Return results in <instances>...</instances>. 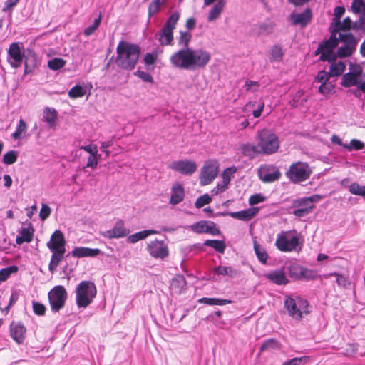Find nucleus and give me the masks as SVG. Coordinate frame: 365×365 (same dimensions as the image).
<instances>
[{
  "instance_id": "1",
  "label": "nucleus",
  "mask_w": 365,
  "mask_h": 365,
  "mask_svg": "<svg viewBox=\"0 0 365 365\" xmlns=\"http://www.w3.org/2000/svg\"><path fill=\"white\" fill-rule=\"evenodd\" d=\"M141 53L139 45L125 41H120L116 48L115 63L118 68L125 71H133Z\"/></svg>"
},
{
  "instance_id": "2",
  "label": "nucleus",
  "mask_w": 365,
  "mask_h": 365,
  "mask_svg": "<svg viewBox=\"0 0 365 365\" xmlns=\"http://www.w3.org/2000/svg\"><path fill=\"white\" fill-rule=\"evenodd\" d=\"M256 139L261 153L271 155L276 153L279 148L278 136L270 130L262 129L257 131Z\"/></svg>"
},
{
  "instance_id": "3",
  "label": "nucleus",
  "mask_w": 365,
  "mask_h": 365,
  "mask_svg": "<svg viewBox=\"0 0 365 365\" xmlns=\"http://www.w3.org/2000/svg\"><path fill=\"white\" fill-rule=\"evenodd\" d=\"M76 302L78 308H86L93 301L97 294L95 284L91 281H82L76 288Z\"/></svg>"
},
{
  "instance_id": "4",
  "label": "nucleus",
  "mask_w": 365,
  "mask_h": 365,
  "mask_svg": "<svg viewBox=\"0 0 365 365\" xmlns=\"http://www.w3.org/2000/svg\"><path fill=\"white\" fill-rule=\"evenodd\" d=\"M284 304L288 315L297 320L302 319L304 314H308L310 312L308 310V301L300 297H286Z\"/></svg>"
},
{
  "instance_id": "5",
  "label": "nucleus",
  "mask_w": 365,
  "mask_h": 365,
  "mask_svg": "<svg viewBox=\"0 0 365 365\" xmlns=\"http://www.w3.org/2000/svg\"><path fill=\"white\" fill-rule=\"evenodd\" d=\"M312 171L307 163L298 161L292 163L286 172V176L294 183L309 179Z\"/></svg>"
},
{
  "instance_id": "6",
  "label": "nucleus",
  "mask_w": 365,
  "mask_h": 365,
  "mask_svg": "<svg viewBox=\"0 0 365 365\" xmlns=\"http://www.w3.org/2000/svg\"><path fill=\"white\" fill-rule=\"evenodd\" d=\"M68 294L63 286L57 285L50 290L48 298L53 312H59L66 304Z\"/></svg>"
},
{
  "instance_id": "7",
  "label": "nucleus",
  "mask_w": 365,
  "mask_h": 365,
  "mask_svg": "<svg viewBox=\"0 0 365 365\" xmlns=\"http://www.w3.org/2000/svg\"><path fill=\"white\" fill-rule=\"evenodd\" d=\"M146 250L150 257L155 259L165 260L170 252L168 244L163 240H155L147 244Z\"/></svg>"
},
{
  "instance_id": "8",
  "label": "nucleus",
  "mask_w": 365,
  "mask_h": 365,
  "mask_svg": "<svg viewBox=\"0 0 365 365\" xmlns=\"http://www.w3.org/2000/svg\"><path fill=\"white\" fill-rule=\"evenodd\" d=\"M211 59L209 52L202 48H190V70L203 69Z\"/></svg>"
},
{
  "instance_id": "9",
  "label": "nucleus",
  "mask_w": 365,
  "mask_h": 365,
  "mask_svg": "<svg viewBox=\"0 0 365 365\" xmlns=\"http://www.w3.org/2000/svg\"><path fill=\"white\" fill-rule=\"evenodd\" d=\"M288 274L290 278L294 280H314L317 278V274L308 269L297 263H292L287 267Z\"/></svg>"
},
{
  "instance_id": "10",
  "label": "nucleus",
  "mask_w": 365,
  "mask_h": 365,
  "mask_svg": "<svg viewBox=\"0 0 365 365\" xmlns=\"http://www.w3.org/2000/svg\"><path fill=\"white\" fill-rule=\"evenodd\" d=\"M299 245V239L297 235L289 236L282 232L277 235L275 245L282 252H292L296 250Z\"/></svg>"
},
{
  "instance_id": "11",
  "label": "nucleus",
  "mask_w": 365,
  "mask_h": 365,
  "mask_svg": "<svg viewBox=\"0 0 365 365\" xmlns=\"http://www.w3.org/2000/svg\"><path fill=\"white\" fill-rule=\"evenodd\" d=\"M170 61L175 68L190 70V48H182L174 53Z\"/></svg>"
},
{
  "instance_id": "12",
  "label": "nucleus",
  "mask_w": 365,
  "mask_h": 365,
  "mask_svg": "<svg viewBox=\"0 0 365 365\" xmlns=\"http://www.w3.org/2000/svg\"><path fill=\"white\" fill-rule=\"evenodd\" d=\"M21 44L19 42H14L9 46L8 50L7 61L14 68L21 66L26 56L21 51Z\"/></svg>"
},
{
  "instance_id": "13",
  "label": "nucleus",
  "mask_w": 365,
  "mask_h": 365,
  "mask_svg": "<svg viewBox=\"0 0 365 365\" xmlns=\"http://www.w3.org/2000/svg\"><path fill=\"white\" fill-rule=\"evenodd\" d=\"M169 168L184 175H191L197 170V164L190 160H179L172 162Z\"/></svg>"
},
{
  "instance_id": "14",
  "label": "nucleus",
  "mask_w": 365,
  "mask_h": 365,
  "mask_svg": "<svg viewBox=\"0 0 365 365\" xmlns=\"http://www.w3.org/2000/svg\"><path fill=\"white\" fill-rule=\"evenodd\" d=\"M190 229L197 234L207 233L212 235H220L221 231L213 221L200 220L190 226Z\"/></svg>"
},
{
  "instance_id": "15",
  "label": "nucleus",
  "mask_w": 365,
  "mask_h": 365,
  "mask_svg": "<svg viewBox=\"0 0 365 365\" xmlns=\"http://www.w3.org/2000/svg\"><path fill=\"white\" fill-rule=\"evenodd\" d=\"M218 167L216 162H206L200 172V183L203 185L211 183L217 175Z\"/></svg>"
},
{
  "instance_id": "16",
  "label": "nucleus",
  "mask_w": 365,
  "mask_h": 365,
  "mask_svg": "<svg viewBox=\"0 0 365 365\" xmlns=\"http://www.w3.org/2000/svg\"><path fill=\"white\" fill-rule=\"evenodd\" d=\"M259 208L252 207L238 212H220L216 213L217 216H231L235 219L243 221L252 220L258 212Z\"/></svg>"
},
{
  "instance_id": "17",
  "label": "nucleus",
  "mask_w": 365,
  "mask_h": 365,
  "mask_svg": "<svg viewBox=\"0 0 365 365\" xmlns=\"http://www.w3.org/2000/svg\"><path fill=\"white\" fill-rule=\"evenodd\" d=\"M129 230H127L124 226V222L122 220H118L113 229L106 230L101 233V235L108 239L120 238L127 236L129 234Z\"/></svg>"
},
{
  "instance_id": "18",
  "label": "nucleus",
  "mask_w": 365,
  "mask_h": 365,
  "mask_svg": "<svg viewBox=\"0 0 365 365\" xmlns=\"http://www.w3.org/2000/svg\"><path fill=\"white\" fill-rule=\"evenodd\" d=\"M312 12L310 8H307L302 13H292L289 15V19L293 25H299L301 27H305L312 20Z\"/></svg>"
},
{
  "instance_id": "19",
  "label": "nucleus",
  "mask_w": 365,
  "mask_h": 365,
  "mask_svg": "<svg viewBox=\"0 0 365 365\" xmlns=\"http://www.w3.org/2000/svg\"><path fill=\"white\" fill-rule=\"evenodd\" d=\"M274 27L275 24L271 21L259 22L252 26L250 32L257 36H268L273 33Z\"/></svg>"
},
{
  "instance_id": "20",
  "label": "nucleus",
  "mask_w": 365,
  "mask_h": 365,
  "mask_svg": "<svg viewBox=\"0 0 365 365\" xmlns=\"http://www.w3.org/2000/svg\"><path fill=\"white\" fill-rule=\"evenodd\" d=\"M264 277L277 285H286L289 283V280L286 277V273L283 268L264 273Z\"/></svg>"
},
{
  "instance_id": "21",
  "label": "nucleus",
  "mask_w": 365,
  "mask_h": 365,
  "mask_svg": "<svg viewBox=\"0 0 365 365\" xmlns=\"http://www.w3.org/2000/svg\"><path fill=\"white\" fill-rule=\"evenodd\" d=\"M71 254L75 257H96L98 255H103V252L98 248H90L86 247H75Z\"/></svg>"
},
{
  "instance_id": "22",
  "label": "nucleus",
  "mask_w": 365,
  "mask_h": 365,
  "mask_svg": "<svg viewBox=\"0 0 365 365\" xmlns=\"http://www.w3.org/2000/svg\"><path fill=\"white\" fill-rule=\"evenodd\" d=\"M26 331V329L21 323L12 322L10 324L11 336L19 344L24 341Z\"/></svg>"
},
{
  "instance_id": "23",
  "label": "nucleus",
  "mask_w": 365,
  "mask_h": 365,
  "mask_svg": "<svg viewBox=\"0 0 365 365\" xmlns=\"http://www.w3.org/2000/svg\"><path fill=\"white\" fill-rule=\"evenodd\" d=\"M185 197V190L183 186L180 183L173 185L171 189V196L170 204L175 205L181 202Z\"/></svg>"
},
{
  "instance_id": "24",
  "label": "nucleus",
  "mask_w": 365,
  "mask_h": 365,
  "mask_svg": "<svg viewBox=\"0 0 365 365\" xmlns=\"http://www.w3.org/2000/svg\"><path fill=\"white\" fill-rule=\"evenodd\" d=\"M19 232L20 235L16 237V244L21 245L25 242L29 243L33 240L34 229L31 222L29 224V227L21 228Z\"/></svg>"
},
{
  "instance_id": "25",
  "label": "nucleus",
  "mask_w": 365,
  "mask_h": 365,
  "mask_svg": "<svg viewBox=\"0 0 365 365\" xmlns=\"http://www.w3.org/2000/svg\"><path fill=\"white\" fill-rule=\"evenodd\" d=\"M37 55L33 51H29L23 61L24 62V75L34 72L37 66Z\"/></svg>"
},
{
  "instance_id": "26",
  "label": "nucleus",
  "mask_w": 365,
  "mask_h": 365,
  "mask_svg": "<svg viewBox=\"0 0 365 365\" xmlns=\"http://www.w3.org/2000/svg\"><path fill=\"white\" fill-rule=\"evenodd\" d=\"M282 348V343L274 338L264 340L260 346L259 355L264 351H279Z\"/></svg>"
},
{
  "instance_id": "27",
  "label": "nucleus",
  "mask_w": 365,
  "mask_h": 365,
  "mask_svg": "<svg viewBox=\"0 0 365 365\" xmlns=\"http://www.w3.org/2000/svg\"><path fill=\"white\" fill-rule=\"evenodd\" d=\"M158 41L162 46H171L174 43L173 30L163 26L159 34Z\"/></svg>"
},
{
  "instance_id": "28",
  "label": "nucleus",
  "mask_w": 365,
  "mask_h": 365,
  "mask_svg": "<svg viewBox=\"0 0 365 365\" xmlns=\"http://www.w3.org/2000/svg\"><path fill=\"white\" fill-rule=\"evenodd\" d=\"M170 289L175 294H181L184 290L187 289V282L185 278L182 275H180L173 279L170 284Z\"/></svg>"
},
{
  "instance_id": "29",
  "label": "nucleus",
  "mask_w": 365,
  "mask_h": 365,
  "mask_svg": "<svg viewBox=\"0 0 365 365\" xmlns=\"http://www.w3.org/2000/svg\"><path fill=\"white\" fill-rule=\"evenodd\" d=\"M158 232L155 230H145L133 234L128 237L127 242L128 243H135L139 240H144L150 235L158 234Z\"/></svg>"
},
{
  "instance_id": "30",
  "label": "nucleus",
  "mask_w": 365,
  "mask_h": 365,
  "mask_svg": "<svg viewBox=\"0 0 365 365\" xmlns=\"http://www.w3.org/2000/svg\"><path fill=\"white\" fill-rule=\"evenodd\" d=\"M338 41L342 42L344 46H350L354 50L356 49L358 40L351 33L339 34Z\"/></svg>"
},
{
  "instance_id": "31",
  "label": "nucleus",
  "mask_w": 365,
  "mask_h": 365,
  "mask_svg": "<svg viewBox=\"0 0 365 365\" xmlns=\"http://www.w3.org/2000/svg\"><path fill=\"white\" fill-rule=\"evenodd\" d=\"M324 51H334L339 44L338 38L336 36V32L331 31L329 38L321 43Z\"/></svg>"
},
{
  "instance_id": "32",
  "label": "nucleus",
  "mask_w": 365,
  "mask_h": 365,
  "mask_svg": "<svg viewBox=\"0 0 365 365\" xmlns=\"http://www.w3.org/2000/svg\"><path fill=\"white\" fill-rule=\"evenodd\" d=\"M346 70V63L343 61L334 62L330 64L329 75L333 77H339Z\"/></svg>"
},
{
  "instance_id": "33",
  "label": "nucleus",
  "mask_w": 365,
  "mask_h": 365,
  "mask_svg": "<svg viewBox=\"0 0 365 365\" xmlns=\"http://www.w3.org/2000/svg\"><path fill=\"white\" fill-rule=\"evenodd\" d=\"M225 4V2L224 0H220L216 4L214 5L212 9L209 12L207 19L208 21H213L219 17L223 10Z\"/></svg>"
},
{
  "instance_id": "34",
  "label": "nucleus",
  "mask_w": 365,
  "mask_h": 365,
  "mask_svg": "<svg viewBox=\"0 0 365 365\" xmlns=\"http://www.w3.org/2000/svg\"><path fill=\"white\" fill-rule=\"evenodd\" d=\"M253 247L255 255L258 260L262 264H267L268 254L264 248H263L257 240H254Z\"/></svg>"
},
{
  "instance_id": "35",
  "label": "nucleus",
  "mask_w": 365,
  "mask_h": 365,
  "mask_svg": "<svg viewBox=\"0 0 365 365\" xmlns=\"http://www.w3.org/2000/svg\"><path fill=\"white\" fill-rule=\"evenodd\" d=\"M203 245L209 246L213 248L216 252L223 254L226 248V244L224 240H206Z\"/></svg>"
},
{
  "instance_id": "36",
  "label": "nucleus",
  "mask_w": 365,
  "mask_h": 365,
  "mask_svg": "<svg viewBox=\"0 0 365 365\" xmlns=\"http://www.w3.org/2000/svg\"><path fill=\"white\" fill-rule=\"evenodd\" d=\"M257 145H253L249 143L243 144L241 146V151L243 155L247 156L250 158H254L258 153H260V150H258Z\"/></svg>"
},
{
  "instance_id": "37",
  "label": "nucleus",
  "mask_w": 365,
  "mask_h": 365,
  "mask_svg": "<svg viewBox=\"0 0 365 365\" xmlns=\"http://www.w3.org/2000/svg\"><path fill=\"white\" fill-rule=\"evenodd\" d=\"M354 29V22L349 17H346L343 21H339L335 24V27L333 29L336 33L340 31H349Z\"/></svg>"
},
{
  "instance_id": "38",
  "label": "nucleus",
  "mask_w": 365,
  "mask_h": 365,
  "mask_svg": "<svg viewBox=\"0 0 365 365\" xmlns=\"http://www.w3.org/2000/svg\"><path fill=\"white\" fill-rule=\"evenodd\" d=\"M43 114L46 121L48 123L49 126L52 128L55 125L58 118L57 111L54 108L46 107L44 109Z\"/></svg>"
},
{
  "instance_id": "39",
  "label": "nucleus",
  "mask_w": 365,
  "mask_h": 365,
  "mask_svg": "<svg viewBox=\"0 0 365 365\" xmlns=\"http://www.w3.org/2000/svg\"><path fill=\"white\" fill-rule=\"evenodd\" d=\"M341 85L345 88H349L353 86H358L359 81L357 78L351 74L349 72L345 74H343L341 81Z\"/></svg>"
},
{
  "instance_id": "40",
  "label": "nucleus",
  "mask_w": 365,
  "mask_h": 365,
  "mask_svg": "<svg viewBox=\"0 0 365 365\" xmlns=\"http://www.w3.org/2000/svg\"><path fill=\"white\" fill-rule=\"evenodd\" d=\"M86 93V88L81 85H76L71 88L68 91V96L71 98L75 99L81 98Z\"/></svg>"
},
{
  "instance_id": "41",
  "label": "nucleus",
  "mask_w": 365,
  "mask_h": 365,
  "mask_svg": "<svg viewBox=\"0 0 365 365\" xmlns=\"http://www.w3.org/2000/svg\"><path fill=\"white\" fill-rule=\"evenodd\" d=\"M336 277V282L339 287L343 288H348L351 284V281L349 277H345L344 274H339L338 272H331L328 274V277Z\"/></svg>"
},
{
  "instance_id": "42",
  "label": "nucleus",
  "mask_w": 365,
  "mask_h": 365,
  "mask_svg": "<svg viewBox=\"0 0 365 365\" xmlns=\"http://www.w3.org/2000/svg\"><path fill=\"white\" fill-rule=\"evenodd\" d=\"M199 302L204 303L208 305H226L230 304L232 302L231 300L229 299H223L218 298H207L203 297L199 299Z\"/></svg>"
},
{
  "instance_id": "43",
  "label": "nucleus",
  "mask_w": 365,
  "mask_h": 365,
  "mask_svg": "<svg viewBox=\"0 0 365 365\" xmlns=\"http://www.w3.org/2000/svg\"><path fill=\"white\" fill-rule=\"evenodd\" d=\"M48 242H52L54 246L66 244L63 233L59 230H56L53 232Z\"/></svg>"
},
{
  "instance_id": "44",
  "label": "nucleus",
  "mask_w": 365,
  "mask_h": 365,
  "mask_svg": "<svg viewBox=\"0 0 365 365\" xmlns=\"http://www.w3.org/2000/svg\"><path fill=\"white\" fill-rule=\"evenodd\" d=\"M192 35L189 31H180V36L178 38L179 46H183V48H189V43L191 41Z\"/></svg>"
},
{
  "instance_id": "45",
  "label": "nucleus",
  "mask_w": 365,
  "mask_h": 365,
  "mask_svg": "<svg viewBox=\"0 0 365 365\" xmlns=\"http://www.w3.org/2000/svg\"><path fill=\"white\" fill-rule=\"evenodd\" d=\"M349 191L354 195H359L365 199V185H360L358 182H351L349 186Z\"/></svg>"
},
{
  "instance_id": "46",
  "label": "nucleus",
  "mask_w": 365,
  "mask_h": 365,
  "mask_svg": "<svg viewBox=\"0 0 365 365\" xmlns=\"http://www.w3.org/2000/svg\"><path fill=\"white\" fill-rule=\"evenodd\" d=\"M19 267L16 265H11L0 270V281L4 282L8 279L11 274L16 273Z\"/></svg>"
},
{
  "instance_id": "47",
  "label": "nucleus",
  "mask_w": 365,
  "mask_h": 365,
  "mask_svg": "<svg viewBox=\"0 0 365 365\" xmlns=\"http://www.w3.org/2000/svg\"><path fill=\"white\" fill-rule=\"evenodd\" d=\"M284 56L282 48L279 45H274L271 48V61H280Z\"/></svg>"
},
{
  "instance_id": "48",
  "label": "nucleus",
  "mask_w": 365,
  "mask_h": 365,
  "mask_svg": "<svg viewBox=\"0 0 365 365\" xmlns=\"http://www.w3.org/2000/svg\"><path fill=\"white\" fill-rule=\"evenodd\" d=\"M27 125L26 122L21 118L19 121V124L16 126V131L11 134V137L14 140H18L21 138V135L26 130Z\"/></svg>"
},
{
  "instance_id": "49",
  "label": "nucleus",
  "mask_w": 365,
  "mask_h": 365,
  "mask_svg": "<svg viewBox=\"0 0 365 365\" xmlns=\"http://www.w3.org/2000/svg\"><path fill=\"white\" fill-rule=\"evenodd\" d=\"M66 61L61 58H53L48 61V66L51 70L58 71L66 65Z\"/></svg>"
},
{
  "instance_id": "50",
  "label": "nucleus",
  "mask_w": 365,
  "mask_h": 365,
  "mask_svg": "<svg viewBox=\"0 0 365 365\" xmlns=\"http://www.w3.org/2000/svg\"><path fill=\"white\" fill-rule=\"evenodd\" d=\"M356 50L351 48V47L348 46H342L338 48L336 51V56L339 58H344L351 56Z\"/></svg>"
},
{
  "instance_id": "51",
  "label": "nucleus",
  "mask_w": 365,
  "mask_h": 365,
  "mask_svg": "<svg viewBox=\"0 0 365 365\" xmlns=\"http://www.w3.org/2000/svg\"><path fill=\"white\" fill-rule=\"evenodd\" d=\"M338 56H336V53L334 51H324L319 56V60L322 61H327L331 64L336 61Z\"/></svg>"
},
{
  "instance_id": "52",
  "label": "nucleus",
  "mask_w": 365,
  "mask_h": 365,
  "mask_svg": "<svg viewBox=\"0 0 365 365\" xmlns=\"http://www.w3.org/2000/svg\"><path fill=\"white\" fill-rule=\"evenodd\" d=\"M281 173L276 170L273 172H267L264 176L260 175V178L265 182H272L279 179Z\"/></svg>"
},
{
  "instance_id": "53",
  "label": "nucleus",
  "mask_w": 365,
  "mask_h": 365,
  "mask_svg": "<svg viewBox=\"0 0 365 365\" xmlns=\"http://www.w3.org/2000/svg\"><path fill=\"white\" fill-rule=\"evenodd\" d=\"M292 207H312V210L314 208V205H311V203L309 201L308 197L297 198L292 202Z\"/></svg>"
},
{
  "instance_id": "54",
  "label": "nucleus",
  "mask_w": 365,
  "mask_h": 365,
  "mask_svg": "<svg viewBox=\"0 0 365 365\" xmlns=\"http://www.w3.org/2000/svg\"><path fill=\"white\" fill-rule=\"evenodd\" d=\"M63 258L57 254L52 252L51 261L48 264V270L53 274Z\"/></svg>"
},
{
  "instance_id": "55",
  "label": "nucleus",
  "mask_w": 365,
  "mask_h": 365,
  "mask_svg": "<svg viewBox=\"0 0 365 365\" xmlns=\"http://www.w3.org/2000/svg\"><path fill=\"white\" fill-rule=\"evenodd\" d=\"M101 21V14H100L98 17L95 19L93 23L91 25L85 28V29L83 31L84 35L86 36H91V34H93L95 32V31L100 26Z\"/></svg>"
},
{
  "instance_id": "56",
  "label": "nucleus",
  "mask_w": 365,
  "mask_h": 365,
  "mask_svg": "<svg viewBox=\"0 0 365 365\" xmlns=\"http://www.w3.org/2000/svg\"><path fill=\"white\" fill-rule=\"evenodd\" d=\"M365 148V144L359 140L352 139L350 141V143L348 145H344V148L347 149L349 150H361Z\"/></svg>"
},
{
  "instance_id": "57",
  "label": "nucleus",
  "mask_w": 365,
  "mask_h": 365,
  "mask_svg": "<svg viewBox=\"0 0 365 365\" xmlns=\"http://www.w3.org/2000/svg\"><path fill=\"white\" fill-rule=\"evenodd\" d=\"M180 19V14L178 12H174L172 14L170 17L167 19L165 24L163 25L165 27H168L172 30L175 29L176 24Z\"/></svg>"
},
{
  "instance_id": "58",
  "label": "nucleus",
  "mask_w": 365,
  "mask_h": 365,
  "mask_svg": "<svg viewBox=\"0 0 365 365\" xmlns=\"http://www.w3.org/2000/svg\"><path fill=\"white\" fill-rule=\"evenodd\" d=\"M18 152L10 150L4 154L2 161L4 164L11 165L17 160Z\"/></svg>"
},
{
  "instance_id": "59",
  "label": "nucleus",
  "mask_w": 365,
  "mask_h": 365,
  "mask_svg": "<svg viewBox=\"0 0 365 365\" xmlns=\"http://www.w3.org/2000/svg\"><path fill=\"white\" fill-rule=\"evenodd\" d=\"M46 246L52 252L57 254L63 258L64 257V254L66 252V244L54 246L52 242H47Z\"/></svg>"
},
{
  "instance_id": "60",
  "label": "nucleus",
  "mask_w": 365,
  "mask_h": 365,
  "mask_svg": "<svg viewBox=\"0 0 365 365\" xmlns=\"http://www.w3.org/2000/svg\"><path fill=\"white\" fill-rule=\"evenodd\" d=\"M133 75L135 76L140 78L145 83H149L151 84L154 83L153 76L148 72L138 69L136 71L133 73Z\"/></svg>"
},
{
  "instance_id": "61",
  "label": "nucleus",
  "mask_w": 365,
  "mask_h": 365,
  "mask_svg": "<svg viewBox=\"0 0 365 365\" xmlns=\"http://www.w3.org/2000/svg\"><path fill=\"white\" fill-rule=\"evenodd\" d=\"M304 93L302 91H298L295 95L294 96L292 101H289V104L292 107H297L299 105H302L304 102L307 101V98L301 99L302 96H303Z\"/></svg>"
},
{
  "instance_id": "62",
  "label": "nucleus",
  "mask_w": 365,
  "mask_h": 365,
  "mask_svg": "<svg viewBox=\"0 0 365 365\" xmlns=\"http://www.w3.org/2000/svg\"><path fill=\"white\" fill-rule=\"evenodd\" d=\"M212 202V197L208 194H205L200 196L195 203V206L197 208H201L205 205H208Z\"/></svg>"
},
{
  "instance_id": "63",
  "label": "nucleus",
  "mask_w": 365,
  "mask_h": 365,
  "mask_svg": "<svg viewBox=\"0 0 365 365\" xmlns=\"http://www.w3.org/2000/svg\"><path fill=\"white\" fill-rule=\"evenodd\" d=\"M364 5L363 0H353L351 6L352 12L357 14L364 11Z\"/></svg>"
},
{
  "instance_id": "64",
  "label": "nucleus",
  "mask_w": 365,
  "mask_h": 365,
  "mask_svg": "<svg viewBox=\"0 0 365 365\" xmlns=\"http://www.w3.org/2000/svg\"><path fill=\"white\" fill-rule=\"evenodd\" d=\"M158 58V53L156 51L153 53H147L143 58V62L147 66H153Z\"/></svg>"
}]
</instances>
